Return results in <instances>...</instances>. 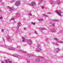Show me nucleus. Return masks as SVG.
I'll use <instances>...</instances> for the list:
<instances>
[{
    "mask_svg": "<svg viewBox=\"0 0 63 63\" xmlns=\"http://www.w3.org/2000/svg\"><path fill=\"white\" fill-rule=\"evenodd\" d=\"M8 61L7 60L6 61V63H8Z\"/></svg>",
    "mask_w": 63,
    "mask_h": 63,
    "instance_id": "09e8293b",
    "label": "nucleus"
},
{
    "mask_svg": "<svg viewBox=\"0 0 63 63\" xmlns=\"http://www.w3.org/2000/svg\"><path fill=\"white\" fill-rule=\"evenodd\" d=\"M5 48H8L9 49V46H6L5 47Z\"/></svg>",
    "mask_w": 63,
    "mask_h": 63,
    "instance_id": "6ab92c4d",
    "label": "nucleus"
},
{
    "mask_svg": "<svg viewBox=\"0 0 63 63\" xmlns=\"http://www.w3.org/2000/svg\"><path fill=\"white\" fill-rule=\"evenodd\" d=\"M16 14V15H20V13L19 14V13H17Z\"/></svg>",
    "mask_w": 63,
    "mask_h": 63,
    "instance_id": "473e14b6",
    "label": "nucleus"
},
{
    "mask_svg": "<svg viewBox=\"0 0 63 63\" xmlns=\"http://www.w3.org/2000/svg\"><path fill=\"white\" fill-rule=\"evenodd\" d=\"M36 5L35 2V1H33L30 4V6H32V7H34V6H35Z\"/></svg>",
    "mask_w": 63,
    "mask_h": 63,
    "instance_id": "7ed1b4c3",
    "label": "nucleus"
},
{
    "mask_svg": "<svg viewBox=\"0 0 63 63\" xmlns=\"http://www.w3.org/2000/svg\"><path fill=\"white\" fill-rule=\"evenodd\" d=\"M39 58H44V57L41 56H40Z\"/></svg>",
    "mask_w": 63,
    "mask_h": 63,
    "instance_id": "cd10ccee",
    "label": "nucleus"
},
{
    "mask_svg": "<svg viewBox=\"0 0 63 63\" xmlns=\"http://www.w3.org/2000/svg\"><path fill=\"white\" fill-rule=\"evenodd\" d=\"M58 20H55V19H54L53 20V21H54V22H56Z\"/></svg>",
    "mask_w": 63,
    "mask_h": 63,
    "instance_id": "412c9836",
    "label": "nucleus"
},
{
    "mask_svg": "<svg viewBox=\"0 0 63 63\" xmlns=\"http://www.w3.org/2000/svg\"><path fill=\"white\" fill-rule=\"evenodd\" d=\"M13 55L14 57H18V55L17 54L14 55Z\"/></svg>",
    "mask_w": 63,
    "mask_h": 63,
    "instance_id": "9b49d317",
    "label": "nucleus"
},
{
    "mask_svg": "<svg viewBox=\"0 0 63 63\" xmlns=\"http://www.w3.org/2000/svg\"><path fill=\"white\" fill-rule=\"evenodd\" d=\"M35 33H36V34H38V33H37V31H35Z\"/></svg>",
    "mask_w": 63,
    "mask_h": 63,
    "instance_id": "7c9ffc66",
    "label": "nucleus"
},
{
    "mask_svg": "<svg viewBox=\"0 0 63 63\" xmlns=\"http://www.w3.org/2000/svg\"><path fill=\"white\" fill-rule=\"evenodd\" d=\"M50 31L51 32H56V31L54 30H51Z\"/></svg>",
    "mask_w": 63,
    "mask_h": 63,
    "instance_id": "1a4fd4ad",
    "label": "nucleus"
},
{
    "mask_svg": "<svg viewBox=\"0 0 63 63\" xmlns=\"http://www.w3.org/2000/svg\"><path fill=\"white\" fill-rule=\"evenodd\" d=\"M3 41H4V42H5V39H3Z\"/></svg>",
    "mask_w": 63,
    "mask_h": 63,
    "instance_id": "a18cd8bd",
    "label": "nucleus"
},
{
    "mask_svg": "<svg viewBox=\"0 0 63 63\" xmlns=\"http://www.w3.org/2000/svg\"><path fill=\"white\" fill-rule=\"evenodd\" d=\"M27 62H28V63H29V62H30V61H27Z\"/></svg>",
    "mask_w": 63,
    "mask_h": 63,
    "instance_id": "49530a36",
    "label": "nucleus"
},
{
    "mask_svg": "<svg viewBox=\"0 0 63 63\" xmlns=\"http://www.w3.org/2000/svg\"><path fill=\"white\" fill-rule=\"evenodd\" d=\"M45 15H45L44 14H43V16H45Z\"/></svg>",
    "mask_w": 63,
    "mask_h": 63,
    "instance_id": "c03bdc74",
    "label": "nucleus"
},
{
    "mask_svg": "<svg viewBox=\"0 0 63 63\" xmlns=\"http://www.w3.org/2000/svg\"><path fill=\"white\" fill-rule=\"evenodd\" d=\"M35 61L37 62H39L40 59L39 58H37L36 59Z\"/></svg>",
    "mask_w": 63,
    "mask_h": 63,
    "instance_id": "6e6552de",
    "label": "nucleus"
},
{
    "mask_svg": "<svg viewBox=\"0 0 63 63\" xmlns=\"http://www.w3.org/2000/svg\"><path fill=\"white\" fill-rule=\"evenodd\" d=\"M38 20H39V21H42V20H43L42 19H38Z\"/></svg>",
    "mask_w": 63,
    "mask_h": 63,
    "instance_id": "393cba45",
    "label": "nucleus"
},
{
    "mask_svg": "<svg viewBox=\"0 0 63 63\" xmlns=\"http://www.w3.org/2000/svg\"><path fill=\"white\" fill-rule=\"evenodd\" d=\"M9 50H14V49L12 48H9Z\"/></svg>",
    "mask_w": 63,
    "mask_h": 63,
    "instance_id": "a211bd4d",
    "label": "nucleus"
},
{
    "mask_svg": "<svg viewBox=\"0 0 63 63\" xmlns=\"http://www.w3.org/2000/svg\"><path fill=\"white\" fill-rule=\"evenodd\" d=\"M52 44H53V45H55V43H54L53 42L52 43Z\"/></svg>",
    "mask_w": 63,
    "mask_h": 63,
    "instance_id": "8fccbe9b",
    "label": "nucleus"
},
{
    "mask_svg": "<svg viewBox=\"0 0 63 63\" xmlns=\"http://www.w3.org/2000/svg\"><path fill=\"white\" fill-rule=\"evenodd\" d=\"M27 55H28V56H33V54H28Z\"/></svg>",
    "mask_w": 63,
    "mask_h": 63,
    "instance_id": "2eb2a0df",
    "label": "nucleus"
},
{
    "mask_svg": "<svg viewBox=\"0 0 63 63\" xmlns=\"http://www.w3.org/2000/svg\"><path fill=\"white\" fill-rule=\"evenodd\" d=\"M11 39V37L9 36H8L7 37V40H10Z\"/></svg>",
    "mask_w": 63,
    "mask_h": 63,
    "instance_id": "ddd939ff",
    "label": "nucleus"
},
{
    "mask_svg": "<svg viewBox=\"0 0 63 63\" xmlns=\"http://www.w3.org/2000/svg\"><path fill=\"white\" fill-rule=\"evenodd\" d=\"M21 23H20V22H19L18 23V27H20V26H21Z\"/></svg>",
    "mask_w": 63,
    "mask_h": 63,
    "instance_id": "0eeeda50",
    "label": "nucleus"
},
{
    "mask_svg": "<svg viewBox=\"0 0 63 63\" xmlns=\"http://www.w3.org/2000/svg\"><path fill=\"white\" fill-rule=\"evenodd\" d=\"M8 8L9 9V11L11 12H12L13 11V9L12 8V7H11L9 6H8Z\"/></svg>",
    "mask_w": 63,
    "mask_h": 63,
    "instance_id": "39448f33",
    "label": "nucleus"
},
{
    "mask_svg": "<svg viewBox=\"0 0 63 63\" xmlns=\"http://www.w3.org/2000/svg\"><path fill=\"white\" fill-rule=\"evenodd\" d=\"M1 12H2V11L0 10V13H1Z\"/></svg>",
    "mask_w": 63,
    "mask_h": 63,
    "instance_id": "603ef678",
    "label": "nucleus"
},
{
    "mask_svg": "<svg viewBox=\"0 0 63 63\" xmlns=\"http://www.w3.org/2000/svg\"><path fill=\"white\" fill-rule=\"evenodd\" d=\"M15 1V0H12V2H11V3H13V2H14Z\"/></svg>",
    "mask_w": 63,
    "mask_h": 63,
    "instance_id": "e433bc0d",
    "label": "nucleus"
},
{
    "mask_svg": "<svg viewBox=\"0 0 63 63\" xmlns=\"http://www.w3.org/2000/svg\"><path fill=\"white\" fill-rule=\"evenodd\" d=\"M18 51L19 52H21L22 53H26V51H22L21 50H19Z\"/></svg>",
    "mask_w": 63,
    "mask_h": 63,
    "instance_id": "423d86ee",
    "label": "nucleus"
},
{
    "mask_svg": "<svg viewBox=\"0 0 63 63\" xmlns=\"http://www.w3.org/2000/svg\"><path fill=\"white\" fill-rule=\"evenodd\" d=\"M4 30H5L3 29L1 30V32H3V31H4Z\"/></svg>",
    "mask_w": 63,
    "mask_h": 63,
    "instance_id": "72a5a7b5",
    "label": "nucleus"
},
{
    "mask_svg": "<svg viewBox=\"0 0 63 63\" xmlns=\"http://www.w3.org/2000/svg\"><path fill=\"white\" fill-rule=\"evenodd\" d=\"M60 4V1H59L58 2V4Z\"/></svg>",
    "mask_w": 63,
    "mask_h": 63,
    "instance_id": "f704fd0d",
    "label": "nucleus"
},
{
    "mask_svg": "<svg viewBox=\"0 0 63 63\" xmlns=\"http://www.w3.org/2000/svg\"><path fill=\"white\" fill-rule=\"evenodd\" d=\"M47 14H51V13L50 12H48L47 13Z\"/></svg>",
    "mask_w": 63,
    "mask_h": 63,
    "instance_id": "c9c22d12",
    "label": "nucleus"
},
{
    "mask_svg": "<svg viewBox=\"0 0 63 63\" xmlns=\"http://www.w3.org/2000/svg\"><path fill=\"white\" fill-rule=\"evenodd\" d=\"M55 12L58 14L59 15V16H61V14L62 13V12H61V10H56L55 11Z\"/></svg>",
    "mask_w": 63,
    "mask_h": 63,
    "instance_id": "f03ea898",
    "label": "nucleus"
},
{
    "mask_svg": "<svg viewBox=\"0 0 63 63\" xmlns=\"http://www.w3.org/2000/svg\"><path fill=\"white\" fill-rule=\"evenodd\" d=\"M17 48H20V47H21L20 46H17Z\"/></svg>",
    "mask_w": 63,
    "mask_h": 63,
    "instance_id": "b1692460",
    "label": "nucleus"
},
{
    "mask_svg": "<svg viewBox=\"0 0 63 63\" xmlns=\"http://www.w3.org/2000/svg\"><path fill=\"white\" fill-rule=\"evenodd\" d=\"M29 15L30 16H32V14H31V13H29Z\"/></svg>",
    "mask_w": 63,
    "mask_h": 63,
    "instance_id": "2f4dec72",
    "label": "nucleus"
},
{
    "mask_svg": "<svg viewBox=\"0 0 63 63\" xmlns=\"http://www.w3.org/2000/svg\"><path fill=\"white\" fill-rule=\"evenodd\" d=\"M17 31H18V32H19V33H21V31H19V29H18L17 30Z\"/></svg>",
    "mask_w": 63,
    "mask_h": 63,
    "instance_id": "aec40b11",
    "label": "nucleus"
},
{
    "mask_svg": "<svg viewBox=\"0 0 63 63\" xmlns=\"http://www.w3.org/2000/svg\"><path fill=\"white\" fill-rule=\"evenodd\" d=\"M8 62H9V63H12V61H8Z\"/></svg>",
    "mask_w": 63,
    "mask_h": 63,
    "instance_id": "a878e982",
    "label": "nucleus"
},
{
    "mask_svg": "<svg viewBox=\"0 0 63 63\" xmlns=\"http://www.w3.org/2000/svg\"><path fill=\"white\" fill-rule=\"evenodd\" d=\"M2 0H0V1H2Z\"/></svg>",
    "mask_w": 63,
    "mask_h": 63,
    "instance_id": "864d4df0",
    "label": "nucleus"
},
{
    "mask_svg": "<svg viewBox=\"0 0 63 63\" xmlns=\"http://www.w3.org/2000/svg\"><path fill=\"white\" fill-rule=\"evenodd\" d=\"M24 30H26V28H24Z\"/></svg>",
    "mask_w": 63,
    "mask_h": 63,
    "instance_id": "58836bf2",
    "label": "nucleus"
},
{
    "mask_svg": "<svg viewBox=\"0 0 63 63\" xmlns=\"http://www.w3.org/2000/svg\"><path fill=\"white\" fill-rule=\"evenodd\" d=\"M61 32H62L61 31H60L59 32V33H61Z\"/></svg>",
    "mask_w": 63,
    "mask_h": 63,
    "instance_id": "de8ad7c7",
    "label": "nucleus"
},
{
    "mask_svg": "<svg viewBox=\"0 0 63 63\" xmlns=\"http://www.w3.org/2000/svg\"><path fill=\"white\" fill-rule=\"evenodd\" d=\"M60 49H59V48L57 49H56V50H55L56 52H58L59 51H60Z\"/></svg>",
    "mask_w": 63,
    "mask_h": 63,
    "instance_id": "9d476101",
    "label": "nucleus"
},
{
    "mask_svg": "<svg viewBox=\"0 0 63 63\" xmlns=\"http://www.w3.org/2000/svg\"><path fill=\"white\" fill-rule=\"evenodd\" d=\"M7 60L8 61H9V60H10V59H8Z\"/></svg>",
    "mask_w": 63,
    "mask_h": 63,
    "instance_id": "3c124183",
    "label": "nucleus"
},
{
    "mask_svg": "<svg viewBox=\"0 0 63 63\" xmlns=\"http://www.w3.org/2000/svg\"><path fill=\"white\" fill-rule=\"evenodd\" d=\"M32 24H33L34 25H35V23H33V22H32Z\"/></svg>",
    "mask_w": 63,
    "mask_h": 63,
    "instance_id": "5701e85b",
    "label": "nucleus"
},
{
    "mask_svg": "<svg viewBox=\"0 0 63 63\" xmlns=\"http://www.w3.org/2000/svg\"><path fill=\"white\" fill-rule=\"evenodd\" d=\"M14 20V19L13 18H12L11 19V20Z\"/></svg>",
    "mask_w": 63,
    "mask_h": 63,
    "instance_id": "4c0bfd02",
    "label": "nucleus"
},
{
    "mask_svg": "<svg viewBox=\"0 0 63 63\" xmlns=\"http://www.w3.org/2000/svg\"><path fill=\"white\" fill-rule=\"evenodd\" d=\"M44 0H40L39 1V5H40V4H41V3L43 2V1Z\"/></svg>",
    "mask_w": 63,
    "mask_h": 63,
    "instance_id": "f8f14e48",
    "label": "nucleus"
},
{
    "mask_svg": "<svg viewBox=\"0 0 63 63\" xmlns=\"http://www.w3.org/2000/svg\"><path fill=\"white\" fill-rule=\"evenodd\" d=\"M51 3H54V1L52 0H51Z\"/></svg>",
    "mask_w": 63,
    "mask_h": 63,
    "instance_id": "c85d7f7f",
    "label": "nucleus"
},
{
    "mask_svg": "<svg viewBox=\"0 0 63 63\" xmlns=\"http://www.w3.org/2000/svg\"><path fill=\"white\" fill-rule=\"evenodd\" d=\"M42 9H44V7L43 6H42L41 7Z\"/></svg>",
    "mask_w": 63,
    "mask_h": 63,
    "instance_id": "ea45409f",
    "label": "nucleus"
},
{
    "mask_svg": "<svg viewBox=\"0 0 63 63\" xmlns=\"http://www.w3.org/2000/svg\"><path fill=\"white\" fill-rule=\"evenodd\" d=\"M58 43H61V44H63V42H62V41H58Z\"/></svg>",
    "mask_w": 63,
    "mask_h": 63,
    "instance_id": "4be33fe9",
    "label": "nucleus"
},
{
    "mask_svg": "<svg viewBox=\"0 0 63 63\" xmlns=\"http://www.w3.org/2000/svg\"><path fill=\"white\" fill-rule=\"evenodd\" d=\"M45 17H48V16H47L46 15H45Z\"/></svg>",
    "mask_w": 63,
    "mask_h": 63,
    "instance_id": "a19ab883",
    "label": "nucleus"
},
{
    "mask_svg": "<svg viewBox=\"0 0 63 63\" xmlns=\"http://www.w3.org/2000/svg\"><path fill=\"white\" fill-rule=\"evenodd\" d=\"M41 45L40 44H38V46H37L38 47L36 48L35 50L36 52H40L41 51V47H40Z\"/></svg>",
    "mask_w": 63,
    "mask_h": 63,
    "instance_id": "f257e3e1",
    "label": "nucleus"
},
{
    "mask_svg": "<svg viewBox=\"0 0 63 63\" xmlns=\"http://www.w3.org/2000/svg\"><path fill=\"white\" fill-rule=\"evenodd\" d=\"M54 39L55 40H56V41H57V42H58V39H57V38H54Z\"/></svg>",
    "mask_w": 63,
    "mask_h": 63,
    "instance_id": "f3484780",
    "label": "nucleus"
},
{
    "mask_svg": "<svg viewBox=\"0 0 63 63\" xmlns=\"http://www.w3.org/2000/svg\"><path fill=\"white\" fill-rule=\"evenodd\" d=\"M32 41L30 40L29 42V44H30V45L32 44Z\"/></svg>",
    "mask_w": 63,
    "mask_h": 63,
    "instance_id": "4468645a",
    "label": "nucleus"
},
{
    "mask_svg": "<svg viewBox=\"0 0 63 63\" xmlns=\"http://www.w3.org/2000/svg\"><path fill=\"white\" fill-rule=\"evenodd\" d=\"M41 30H45V28H42Z\"/></svg>",
    "mask_w": 63,
    "mask_h": 63,
    "instance_id": "bb28decb",
    "label": "nucleus"
},
{
    "mask_svg": "<svg viewBox=\"0 0 63 63\" xmlns=\"http://www.w3.org/2000/svg\"><path fill=\"white\" fill-rule=\"evenodd\" d=\"M52 25H53V26H54V23H53Z\"/></svg>",
    "mask_w": 63,
    "mask_h": 63,
    "instance_id": "79ce46f5",
    "label": "nucleus"
},
{
    "mask_svg": "<svg viewBox=\"0 0 63 63\" xmlns=\"http://www.w3.org/2000/svg\"><path fill=\"white\" fill-rule=\"evenodd\" d=\"M0 19H3V18L2 17H0Z\"/></svg>",
    "mask_w": 63,
    "mask_h": 63,
    "instance_id": "37998d69",
    "label": "nucleus"
},
{
    "mask_svg": "<svg viewBox=\"0 0 63 63\" xmlns=\"http://www.w3.org/2000/svg\"><path fill=\"white\" fill-rule=\"evenodd\" d=\"M29 17H30V16H29Z\"/></svg>",
    "mask_w": 63,
    "mask_h": 63,
    "instance_id": "5fc2aeb1",
    "label": "nucleus"
},
{
    "mask_svg": "<svg viewBox=\"0 0 63 63\" xmlns=\"http://www.w3.org/2000/svg\"><path fill=\"white\" fill-rule=\"evenodd\" d=\"M55 46H59V45L58 44H57V43H55Z\"/></svg>",
    "mask_w": 63,
    "mask_h": 63,
    "instance_id": "c756f323",
    "label": "nucleus"
},
{
    "mask_svg": "<svg viewBox=\"0 0 63 63\" xmlns=\"http://www.w3.org/2000/svg\"><path fill=\"white\" fill-rule=\"evenodd\" d=\"M22 41L23 42H24V41H25V38L23 37H22Z\"/></svg>",
    "mask_w": 63,
    "mask_h": 63,
    "instance_id": "dca6fc26",
    "label": "nucleus"
},
{
    "mask_svg": "<svg viewBox=\"0 0 63 63\" xmlns=\"http://www.w3.org/2000/svg\"><path fill=\"white\" fill-rule=\"evenodd\" d=\"M20 4V2L18 1H17L15 5H16V6H19V5Z\"/></svg>",
    "mask_w": 63,
    "mask_h": 63,
    "instance_id": "20e7f679",
    "label": "nucleus"
}]
</instances>
